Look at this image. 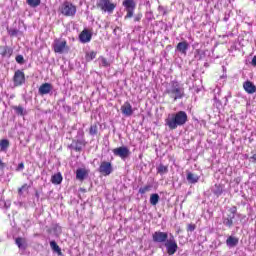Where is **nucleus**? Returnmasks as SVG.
Listing matches in <instances>:
<instances>
[{"instance_id":"obj_1","label":"nucleus","mask_w":256,"mask_h":256,"mask_svg":"<svg viewBox=\"0 0 256 256\" xmlns=\"http://www.w3.org/2000/svg\"><path fill=\"white\" fill-rule=\"evenodd\" d=\"M185 123H187V112L185 111L169 114L165 119V125L171 130H175L177 127L185 125Z\"/></svg>"},{"instance_id":"obj_2","label":"nucleus","mask_w":256,"mask_h":256,"mask_svg":"<svg viewBox=\"0 0 256 256\" xmlns=\"http://www.w3.org/2000/svg\"><path fill=\"white\" fill-rule=\"evenodd\" d=\"M165 93L169 95L171 99L177 101V99H183L185 97V88L177 81L170 82V86L166 89Z\"/></svg>"},{"instance_id":"obj_3","label":"nucleus","mask_w":256,"mask_h":256,"mask_svg":"<svg viewBox=\"0 0 256 256\" xmlns=\"http://www.w3.org/2000/svg\"><path fill=\"white\" fill-rule=\"evenodd\" d=\"M96 7L97 9H100L102 13H108L111 15L113 14V11L117 9V3H113L111 0H97Z\"/></svg>"},{"instance_id":"obj_4","label":"nucleus","mask_w":256,"mask_h":256,"mask_svg":"<svg viewBox=\"0 0 256 256\" xmlns=\"http://www.w3.org/2000/svg\"><path fill=\"white\" fill-rule=\"evenodd\" d=\"M64 17H75L77 13V7L69 1H65L59 8Z\"/></svg>"},{"instance_id":"obj_5","label":"nucleus","mask_w":256,"mask_h":256,"mask_svg":"<svg viewBox=\"0 0 256 256\" xmlns=\"http://www.w3.org/2000/svg\"><path fill=\"white\" fill-rule=\"evenodd\" d=\"M122 5L126 11L124 19L125 21H127V19H131L133 15H135V9L137 7V4L135 3V0H124L122 2Z\"/></svg>"},{"instance_id":"obj_6","label":"nucleus","mask_w":256,"mask_h":256,"mask_svg":"<svg viewBox=\"0 0 256 256\" xmlns=\"http://www.w3.org/2000/svg\"><path fill=\"white\" fill-rule=\"evenodd\" d=\"M164 247H166L168 255H175L177 253V250L179 249V246L177 245V240H175V237L173 235H170V238L165 241Z\"/></svg>"},{"instance_id":"obj_7","label":"nucleus","mask_w":256,"mask_h":256,"mask_svg":"<svg viewBox=\"0 0 256 256\" xmlns=\"http://www.w3.org/2000/svg\"><path fill=\"white\" fill-rule=\"evenodd\" d=\"M53 49L54 53H60V55L69 51V47H67V41L59 39L54 40Z\"/></svg>"},{"instance_id":"obj_8","label":"nucleus","mask_w":256,"mask_h":256,"mask_svg":"<svg viewBox=\"0 0 256 256\" xmlns=\"http://www.w3.org/2000/svg\"><path fill=\"white\" fill-rule=\"evenodd\" d=\"M115 157H120V159H127L131 155V151L127 146H121L112 150Z\"/></svg>"},{"instance_id":"obj_9","label":"nucleus","mask_w":256,"mask_h":256,"mask_svg":"<svg viewBox=\"0 0 256 256\" xmlns=\"http://www.w3.org/2000/svg\"><path fill=\"white\" fill-rule=\"evenodd\" d=\"M99 173H101V175H104L105 177H107V175H111L113 173V165L111 164V162H101L99 166Z\"/></svg>"},{"instance_id":"obj_10","label":"nucleus","mask_w":256,"mask_h":256,"mask_svg":"<svg viewBox=\"0 0 256 256\" xmlns=\"http://www.w3.org/2000/svg\"><path fill=\"white\" fill-rule=\"evenodd\" d=\"M154 243H165L169 240V234L167 232L156 231L152 235Z\"/></svg>"},{"instance_id":"obj_11","label":"nucleus","mask_w":256,"mask_h":256,"mask_svg":"<svg viewBox=\"0 0 256 256\" xmlns=\"http://www.w3.org/2000/svg\"><path fill=\"white\" fill-rule=\"evenodd\" d=\"M14 87H21L25 83V73L21 70H17L13 77Z\"/></svg>"},{"instance_id":"obj_12","label":"nucleus","mask_w":256,"mask_h":256,"mask_svg":"<svg viewBox=\"0 0 256 256\" xmlns=\"http://www.w3.org/2000/svg\"><path fill=\"white\" fill-rule=\"evenodd\" d=\"M92 37H93V33L89 29H84L79 35V39L81 43H89Z\"/></svg>"},{"instance_id":"obj_13","label":"nucleus","mask_w":256,"mask_h":256,"mask_svg":"<svg viewBox=\"0 0 256 256\" xmlns=\"http://www.w3.org/2000/svg\"><path fill=\"white\" fill-rule=\"evenodd\" d=\"M88 175H89V170H87L86 168H78L76 170V179L78 181H85Z\"/></svg>"},{"instance_id":"obj_14","label":"nucleus","mask_w":256,"mask_h":256,"mask_svg":"<svg viewBox=\"0 0 256 256\" xmlns=\"http://www.w3.org/2000/svg\"><path fill=\"white\" fill-rule=\"evenodd\" d=\"M121 111H122V114L125 115L126 117H131V115H133V106H131V103L125 102L121 106Z\"/></svg>"},{"instance_id":"obj_15","label":"nucleus","mask_w":256,"mask_h":256,"mask_svg":"<svg viewBox=\"0 0 256 256\" xmlns=\"http://www.w3.org/2000/svg\"><path fill=\"white\" fill-rule=\"evenodd\" d=\"M39 93L40 95H49L51 91H53V85L50 83H44L39 87Z\"/></svg>"},{"instance_id":"obj_16","label":"nucleus","mask_w":256,"mask_h":256,"mask_svg":"<svg viewBox=\"0 0 256 256\" xmlns=\"http://www.w3.org/2000/svg\"><path fill=\"white\" fill-rule=\"evenodd\" d=\"M243 88L249 95H253V93H256V86L251 81L244 82Z\"/></svg>"},{"instance_id":"obj_17","label":"nucleus","mask_w":256,"mask_h":256,"mask_svg":"<svg viewBox=\"0 0 256 256\" xmlns=\"http://www.w3.org/2000/svg\"><path fill=\"white\" fill-rule=\"evenodd\" d=\"M176 49L177 51L182 53V55H187V49H189V43H187V41L180 42L178 43Z\"/></svg>"},{"instance_id":"obj_18","label":"nucleus","mask_w":256,"mask_h":256,"mask_svg":"<svg viewBox=\"0 0 256 256\" xmlns=\"http://www.w3.org/2000/svg\"><path fill=\"white\" fill-rule=\"evenodd\" d=\"M227 247H237L239 245V238L235 236H229L226 240Z\"/></svg>"},{"instance_id":"obj_19","label":"nucleus","mask_w":256,"mask_h":256,"mask_svg":"<svg viewBox=\"0 0 256 256\" xmlns=\"http://www.w3.org/2000/svg\"><path fill=\"white\" fill-rule=\"evenodd\" d=\"M15 242H16V245L23 251L27 249V240L25 238H21V237L16 238Z\"/></svg>"},{"instance_id":"obj_20","label":"nucleus","mask_w":256,"mask_h":256,"mask_svg":"<svg viewBox=\"0 0 256 256\" xmlns=\"http://www.w3.org/2000/svg\"><path fill=\"white\" fill-rule=\"evenodd\" d=\"M51 181L54 185H61V182L63 181V176H61V173L54 174L51 178Z\"/></svg>"},{"instance_id":"obj_21","label":"nucleus","mask_w":256,"mask_h":256,"mask_svg":"<svg viewBox=\"0 0 256 256\" xmlns=\"http://www.w3.org/2000/svg\"><path fill=\"white\" fill-rule=\"evenodd\" d=\"M1 55L2 57H11V55H13V50L7 46H4L2 47Z\"/></svg>"},{"instance_id":"obj_22","label":"nucleus","mask_w":256,"mask_h":256,"mask_svg":"<svg viewBox=\"0 0 256 256\" xmlns=\"http://www.w3.org/2000/svg\"><path fill=\"white\" fill-rule=\"evenodd\" d=\"M50 247L55 253H57L58 255H62L61 248L59 247V245H57V242L51 241Z\"/></svg>"},{"instance_id":"obj_23","label":"nucleus","mask_w":256,"mask_h":256,"mask_svg":"<svg viewBox=\"0 0 256 256\" xmlns=\"http://www.w3.org/2000/svg\"><path fill=\"white\" fill-rule=\"evenodd\" d=\"M187 181H189V183H197V181H199V176L190 172L187 174Z\"/></svg>"},{"instance_id":"obj_24","label":"nucleus","mask_w":256,"mask_h":256,"mask_svg":"<svg viewBox=\"0 0 256 256\" xmlns=\"http://www.w3.org/2000/svg\"><path fill=\"white\" fill-rule=\"evenodd\" d=\"M9 149V140L3 139L0 141V151H7Z\"/></svg>"},{"instance_id":"obj_25","label":"nucleus","mask_w":256,"mask_h":256,"mask_svg":"<svg viewBox=\"0 0 256 256\" xmlns=\"http://www.w3.org/2000/svg\"><path fill=\"white\" fill-rule=\"evenodd\" d=\"M26 3L29 7L35 8L41 5V0H26Z\"/></svg>"},{"instance_id":"obj_26","label":"nucleus","mask_w":256,"mask_h":256,"mask_svg":"<svg viewBox=\"0 0 256 256\" xmlns=\"http://www.w3.org/2000/svg\"><path fill=\"white\" fill-rule=\"evenodd\" d=\"M169 171V168H167V166L160 164L157 167V173H159L160 175H165V173H167Z\"/></svg>"},{"instance_id":"obj_27","label":"nucleus","mask_w":256,"mask_h":256,"mask_svg":"<svg viewBox=\"0 0 256 256\" xmlns=\"http://www.w3.org/2000/svg\"><path fill=\"white\" fill-rule=\"evenodd\" d=\"M150 203L154 206L157 205V203H159V194H151Z\"/></svg>"},{"instance_id":"obj_28","label":"nucleus","mask_w":256,"mask_h":256,"mask_svg":"<svg viewBox=\"0 0 256 256\" xmlns=\"http://www.w3.org/2000/svg\"><path fill=\"white\" fill-rule=\"evenodd\" d=\"M213 193L214 195H217V196L221 195V193H223V187H221V185L219 184H215Z\"/></svg>"},{"instance_id":"obj_29","label":"nucleus","mask_w":256,"mask_h":256,"mask_svg":"<svg viewBox=\"0 0 256 256\" xmlns=\"http://www.w3.org/2000/svg\"><path fill=\"white\" fill-rule=\"evenodd\" d=\"M95 57H97V52H95V51L86 53V61H93V59H95Z\"/></svg>"},{"instance_id":"obj_30","label":"nucleus","mask_w":256,"mask_h":256,"mask_svg":"<svg viewBox=\"0 0 256 256\" xmlns=\"http://www.w3.org/2000/svg\"><path fill=\"white\" fill-rule=\"evenodd\" d=\"M98 61H99L100 65H101L102 67H109V62L107 61V59H106L105 57L100 56V57L98 58Z\"/></svg>"},{"instance_id":"obj_31","label":"nucleus","mask_w":256,"mask_h":256,"mask_svg":"<svg viewBox=\"0 0 256 256\" xmlns=\"http://www.w3.org/2000/svg\"><path fill=\"white\" fill-rule=\"evenodd\" d=\"M149 191H151V185H146V186L141 187V188L139 189V193H140L141 195H145V193H149Z\"/></svg>"},{"instance_id":"obj_32","label":"nucleus","mask_w":256,"mask_h":256,"mask_svg":"<svg viewBox=\"0 0 256 256\" xmlns=\"http://www.w3.org/2000/svg\"><path fill=\"white\" fill-rule=\"evenodd\" d=\"M13 109L18 115H25V109L22 106H14Z\"/></svg>"},{"instance_id":"obj_33","label":"nucleus","mask_w":256,"mask_h":256,"mask_svg":"<svg viewBox=\"0 0 256 256\" xmlns=\"http://www.w3.org/2000/svg\"><path fill=\"white\" fill-rule=\"evenodd\" d=\"M223 224L226 225V227H232L233 226V218H225L223 221Z\"/></svg>"},{"instance_id":"obj_34","label":"nucleus","mask_w":256,"mask_h":256,"mask_svg":"<svg viewBox=\"0 0 256 256\" xmlns=\"http://www.w3.org/2000/svg\"><path fill=\"white\" fill-rule=\"evenodd\" d=\"M16 62L19 63V65H23V63H25V58L23 55L16 56Z\"/></svg>"},{"instance_id":"obj_35","label":"nucleus","mask_w":256,"mask_h":256,"mask_svg":"<svg viewBox=\"0 0 256 256\" xmlns=\"http://www.w3.org/2000/svg\"><path fill=\"white\" fill-rule=\"evenodd\" d=\"M90 135H95L97 133V125H92L89 130Z\"/></svg>"},{"instance_id":"obj_36","label":"nucleus","mask_w":256,"mask_h":256,"mask_svg":"<svg viewBox=\"0 0 256 256\" xmlns=\"http://www.w3.org/2000/svg\"><path fill=\"white\" fill-rule=\"evenodd\" d=\"M27 189H29V186L27 184H24L21 188H19L18 193L22 195L23 191H27Z\"/></svg>"},{"instance_id":"obj_37","label":"nucleus","mask_w":256,"mask_h":256,"mask_svg":"<svg viewBox=\"0 0 256 256\" xmlns=\"http://www.w3.org/2000/svg\"><path fill=\"white\" fill-rule=\"evenodd\" d=\"M8 33H9V35H10L11 37H15V36H17V34L19 33V31H18L17 29H11V30L8 31Z\"/></svg>"},{"instance_id":"obj_38","label":"nucleus","mask_w":256,"mask_h":256,"mask_svg":"<svg viewBox=\"0 0 256 256\" xmlns=\"http://www.w3.org/2000/svg\"><path fill=\"white\" fill-rule=\"evenodd\" d=\"M141 19H143V14H136L134 16V21L135 22H139V21H141Z\"/></svg>"},{"instance_id":"obj_39","label":"nucleus","mask_w":256,"mask_h":256,"mask_svg":"<svg viewBox=\"0 0 256 256\" xmlns=\"http://www.w3.org/2000/svg\"><path fill=\"white\" fill-rule=\"evenodd\" d=\"M195 228H196L195 224H189L188 225V231L193 232V231H195Z\"/></svg>"},{"instance_id":"obj_40","label":"nucleus","mask_w":256,"mask_h":256,"mask_svg":"<svg viewBox=\"0 0 256 256\" xmlns=\"http://www.w3.org/2000/svg\"><path fill=\"white\" fill-rule=\"evenodd\" d=\"M23 169H25V165H24L23 163H20V164L18 165L17 171H21V170H23Z\"/></svg>"},{"instance_id":"obj_41","label":"nucleus","mask_w":256,"mask_h":256,"mask_svg":"<svg viewBox=\"0 0 256 256\" xmlns=\"http://www.w3.org/2000/svg\"><path fill=\"white\" fill-rule=\"evenodd\" d=\"M5 169V163L0 159V171Z\"/></svg>"},{"instance_id":"obj_42","label":"nucleus","mask_w":256,"mask_h":256,"mask_svg":"<svg viewBox=\"0 0 256 256\" xmlns=\"http://www.w3.org/2000/svg\"><path fill=\"white\" fill-rule=\"evenodd\" d=\"M79 144H80V145H83V142H81V141L76 142V149L81 148V146H79Z\"/></svg>"},{"instance_id":"obj_43","label":"nucleus","mask_w":256,"mask_h":256,"mask_svg":"<svg viewBox=\"0 0 256 256\" xmlns=\"http://www.w3.org/2000/svg\"><path fill=\"white\" fill-rule=\"evenodd\" d=\"M79 144H80V145H83V142H81V141L76 142V149L81 148V146H79Z\"/></svg>"},{"instance_id":"obj_44","label":"nucleus","mask_w":256,"mask_h":256,"mask_svg":"<svg viewBox=\"0 0 256 256\" xmlns=\"http://www.w3.org/2000/svg\"><path fill=\"white\" fill-rule=\"evenodd\" d=\"M252 65H253L254 67H256V56H254V57L252 58Z\"/></svg>"},{"instance_id":"obj_45","label":"nucleus","mask_w":256,"mask_h":256,"mask_svg":"<svg viewBox=\"0 0 256 256\" xmlns=\"http://www.w3.org/2000/svg\"><path fill=\"white\" fill-rule=\"evenodd\" d=\"M251 159H253V161H256V154H253V156L251 157Z\"/></svg>"}]
</instances>
